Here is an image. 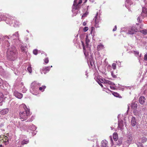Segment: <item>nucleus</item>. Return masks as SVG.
Listing matches in <instances>:
<instances>
[{
    "label": "nucleus",
    "instance_id": "1",
    "mask_svg": "<svg viewBox=\"0 0 147 147\" xmlns=\"http://www.w3.org/2000/svg\"><path fill=\"white\" fill-rule=\"evenodd\" d=\"M24 110L20 111L19 113L20 118L22 121H24L28 119L30 115V109L25 105H23Z\"/></svg>",
    "mask_w": 147,
    "mask_h": 147
},
{
    "label": "nucleus",
    "instance_id": "2",
    "mask_svg": "<svg viewBox=\"0 0 147 147\" xmlns=\"http://www.w3.org/2000/svg\"><path fill=\"white\" fill-rule=\"evenodd\" d=\"M17 52L14 47L8 49L7 52V57L8 59L14 61L17 57Z\"/></svg>",
    "mask_w": 147,
    "mask_h": 147
},
{
    "label": "nucleus",
    "instance_id": "3",
    "mask_svg": "<svg viewBox=\"0 0 147 147\" xmlns=\"http://www.w3.org/2000/svg\"><path fill=\"white\" fill-rule=\"evenodd\" d=\"M82 3V0H74L72 10L73 13H75V11L76 10H77V12H78V10L80 8Z\"/></svg>",
    "mask_w": 147,
    "mask_h": 147
},
{
    "label": "nucleus",
    "instance_id": "4",
    "mask_svg": "<svg viewBox=\"0 0 147 147\" xmlns=\"http://www.w3.org/2000/svg\"><path fill=\"white\" fill-rule=\"evenodd\" d=\"M139 28L138 26H133L130 27L128 30L127 34H133L135 32H139Z\"/></svg>",
    "mask_w": 147,
    "mask_h": 147
},
{
    "label": "nucleus",
    "instance_id": "5",
    "mask_svg": "<svg viewBox=\"0 0 147 147\" xmlns=\"http://www.w3.org/2000/svg\"><path fill=\"white\" fill-rule=\"evenodd\" d=\"M95 19V26L96 28L99 27V24L101 23V19H100L99 16L98 15V13H97L96 16L94 17Z\"/></svg>",
    "mask_w": 147,
    "mask_h": 147
},
{
    "label": "nucleus",
    "instance_id": "6",
    "mask_svg": "<svg viewBox=\"0 0 147 147\" xmlns=\"http://www.w3.org/2000/svg\"><path fill=\"white\" fill-rule=\"evenodd\" d=\"M133 4L132 0H126L125 5V7L128 9L131 8V6Z\"/></svg>",
    "mask_w": 147,
    "mask_h": 147
},
{
    "label": "nucleus",
    "instance_id": "7",
    "mask_svg": "<svg viewBox=\"0 0 147 147\" xmlns=\"http://www.w3.org/2000/svg\"><path fill=\"white\" fill-rule=\"evenodd\" d=\"M143 26V24H141L140 25L139 28V32L141 33L144 35H146L147 34V29H144L141 30L140 29L142 28V27Z\"/></svg>",
    "mask_w": 147,
    "mask_h": 147
},
{
    "label": "nucleus",
    "instance_id": "8",
    "mask_svg": "<svg viewBox=\"0 0 147 147\" xmlns=\"http://www.w3.org/2000/svg\"><path fill=\"white\" fill-rule=\"evenodd\" d=\"M50 67L48 66L45 68H43L42 69L40 70L41 72V73L42 74V72L44 74H46L50 70Z\"/></svg>",
    "mask_w": 147,
    "mask_h": 147
},
{
    "label": "nucleus",
    "instance_id": "9",
    "mask_svg": "<svg viewBox=\"0 0 147 147\" xmlns=\"http://www.w3.org/2000/svg\"><path fill=\"white\" fill-rule=\"evenodd\" d=\"M13 95L16 97L18 98H21L22 97V94L21 93L18 92L17 91H14Z\"/></svg>",
    "mask_w": 147,
    "mask_h": 147
},
{
    "label": "nucleus",
    "instance_id": "10",
    "mask_svg": "<svg viewBox=\"0 0 147 147\" xmlns=\"http://www.w3.org/2000/svg\"><path fill=\"white\" fill-rule=\"evenodd\" d=\"M141 15L144 18L146 17L147 16V9L145 7H143Z\"/></svg>",
    "mask_w": 147,
    "mask_h": 147
},
{
    "label": "nucleus",
    "instance_id": "11",
    "mask_svg": "<svg viewBox=\"0 0 147 147\" xmlns=\"http://www.w3.org/2000/svg\"><path fill=\"white\" fill-rule=\"evenodd\" d=\"M145 100L146 99L144 96H142L140 97L139 101L141 104H144L145 102Z\"/></svg>",
    "mask_w": 147,
    "mask_h": 147
},
{
    "label": "nucleus",
    "instance_id": "12",
    "mask_svg": "<svg viewBox=\"0 0 147 147\" xmlns=\"http://www.w3.org/2000/svg\"><path fill=\"white\" fill-rule=\"evenodd\" d=\"M127 142L129 144L133 143L134 140L132 136H129L128 137L127 140Z\"/></svg>",
    "mask_w": 147,
    "mask_h": 147
},
{
    "label": "nucleus",
    "instance_id": "13",
    "mask_svg": "<svg viewBox=\"0 0 147 147\" xmlns=\"http://www.w3.org/2000/svg\"><path fill=\"white\" fill-rule=\"evenodd\" d=\"M39 86V84H36L33 86H32L31 88L33 90V91H35L38 90V88Z\"/></svg>",
    "mask_w": 147,
    "mask_h": 147
},
{
    "label": "nucleus",
    "instance_id": "14",
    "mask_svg": "<svg viewBox=\"0 0 147 147\" xmlns=\"http://www.w3.org/2000/svg\"><path fill=\"white\" fill-rule=\"evenodd\" d=\"M137 122L136 121V118L134 117H133L131 119V124L133 127H134L137 124Z\"/></svg>",
    "mask_w": 147,
    "mask_h": 147
},
{
    "label": "nucleus",
    "instance_id": "15",
    "mask_svg": "<svg viewBox=\"0 0 147 147\" xmlns=\"http://www.w3.org/2000/svg\"><path fill=\"white\" fill-rule=\"evenodd\" d=\"M108 142L106 140H102L101 143V147H107Z\"/></svg>",
    "mask_w": 147,
    "mask_h": 147
},
{
    "label": "nucleus",
    "instance_id": "16",
    "mask_svg": "<svg viewBox=\"0 0 147 147\" xmlns=\"http://www.w3.org/2000/svg\"><path fill=\"white\" fill-rule=\"evenodd\" d=\"M9 111L8 108L5 109L0 111V114L4 115L7 113Z\"/></svg>",
    "mask_w": 147,
    "mask_h": 147
},
{
    "label": "nucleus",
    "instance_id": "17",
    "mask_svg": "<svg viewBox=\"0 0 147 147\" xmlns=\"http://www.w3.org/2000/svg\"><path fill=\"white\" fill-rule=\"evenodd\" d=\"M21 52L23 53H26L27 51V48L26 46H22L21 47Z\"/></svg>",
    "mask_w": 147,
    "mask_h": 147
},
{
    "label": "nucleus",
    "instance_id": "18",
    "mask_svg": "<svg viewBox=\"0 0 147 147\" xmlns=\"http://www.w3.org/2000/svg\"><path fill=\"white\" fill-rule=\"evenodd\" d=\"M3 142H4L5 145H7L9 143V139L7 136H4L3 139Z\"/></svg>",
    "mask_w": 147,
    "mask_h": 147
},
{
    "label": "nucleus",
    "instance_id": "19",
    "mask_svg": "<svg viewBox=\"0 0 147 147\" xmlns=\"http://www.w3.org/2000/svg\"><path fill=\"white\" fill-rule=\"evenodd\" d=\"M104 48V46L101 44L98 45L97 47V50L98 51Z\"/></svg>",
    "mask_w": 147,
    "mask_h": 147
},
{
    "label": "nucleus",
    "instance_id": "20",
    "mask_svg": "<svg viewBox=\"0 0 147 147\" xmlns=\"http://www.w3.org/2000/svg\"><path fill=\"white\" fill-rule=\"evenodd\" d=\"M113 139L115 141H117L118 139V134L117 133H114L113 134Z\"/></svg>",
    "mask_w": 147,
    "mask_h": 147
},
{
    "label": "nucleus",
    "instance_id": "21",
    "mask_svg": "<svg viewBox=\"0 0 147 147\" xmlns=\"http://www.w3.org/2000/svg\"><path fill=\"white\" fill-rule=\"evenodd\" d=\"M105 84H107L109 85H114V84L112 82H111L109 81L108 80H106L105 81Z\"/></svg>",
    "mask_w": 147,
    "mask_h": 147
},
{
    "label": "nucleus",
    "instance_id": "22",
    "mask_svg": "<svg viewBox=\"0 0 147 147\" xmlns=\"http://www.w3.org/2000/svg\"><path fill=\"white\" fill-rule=\"evenodd\" d=\"M3 94L2 92H0V103H1L3 101Z\"/></svg>",
    "mask_w": 147,
    "mask_h": 147
},
{
    "label": "nucleus",
    "instance_id": "23",
    "mask_svg": "<svg viewBox=\"0 0 147 147\" xmlns=\"http://www.w3.org/2000/svg\"><path fill=\"white\" fill-rule=\"evenodd\" d=\"M137 105L136 103H133L131 104V107L133 109H136L137 107Z\"/></svg>",
    "mask_w": 147,
    "mask_h": 147
},
{
    "label": "nucleus",
    "instance_id": "24",
    "mask_svg": "<svg viewBox=\"0 0 147 147\" xmlns=\"http://www.w3.org/2000/svg\"><path fill=\"white\" fill-rule=\"evenodd\" d=\"M6 21H8V24H13V21H15L14 20H11V19L10 18H8L6 19Z\"/></svg>",
    "mask_w": 147,
    "mask_h": 147
},
{
    "label": "nucleus",
    "instance_id": "25",
    "mask_svg": "<svg viewBox=\"0 0 147 147\" xmlns=\"http://www.w3.org/2000/svg\"><path fill=\"white\" fill-rule=\"evenodd\" d=\"M90 40L88 38V35H86V45L88 46V45L89 42H90Z\"/></svg>",
    "mask_w": 147,
    "mask_h": 147
},
{
    "label": "nucleus",
    "instance_id": "26",
    "mask_svg": "<svg viewBox=\"0 0 147 147\" xmlns=\"http://www.w3.org/2000/svg\"><path fill=\"white\" fill-rule=\"evenodd\" d=\"M46 88V86H42L41 87H40L39 88V90L41 91L42 92H43L45 90V89Z\"/></svg>",
    "mask_w": 147,
    "mask_h": 147
},
{
    "label": "nucleus",
    "instance_id": "27",
    "mask_svg": "<svg viewBox=\"0 0 147 147\" xmlns=\"http://www.w3.org/2000/svg\"><path fill=\"white\" fill-rule=\"evenodd\" d=\"M29 142V141L26 140H23L21 142V144L22 145H24L25 144H26Z\"/></svg>",
    "mask_w": 147,
    "mask_h": 147
},
{
    "label": "nucleus",
    "instance_id": "28",
    "mask_svg": "<svg viewBox=\"0 0 147 147\" xmlns=\"http://www.w3.org/2000/svg\"><path fill=\"white\" fill-rule=\"evenodd\" d=\"M88 14V12L86 11L85 13H84L82 15V18L83 19L84 18L86 17Z\"/></svg>",
    "mask_w": 147,
    "mask_h": 147
},
{
    "label": "nucleus",
    "instance_id": "29",
    "mask_svg": "<svg viewBox=\"0 0 147 147\" xmlns=\"http://www.w3.org/2000/svg\"><path fill=\"white\" fill-rule=\"evenodd\" d=\"M112 94L115 96L116 97H119L120 95L119 94L116 92H113Z\"/></svg>",
    "mask_w": 147,
    "mask_h": 147
},
{
    "label": "nucleus",
    "instance_id": "30",
    "mask_svg": "<svg viewBox=\"0 0 147 147\" xmlns=\"http://www.w3.org/2000/svg\"><path fill=\"white\" fill-rule=\"evenodd\" d=\"M117 64L115 63H113L112 65V68L115 70L116 69Z\"/></svg>",
    "mask_w": 147,
    "mask_h": 147
},
{
    "label": "nucleus",
    "instance_id": "31",
    "mask_svg": "<svg viewBox=\"0 0 147 147\" xmlns=\"http://www.w3.org/2000/svg\"><path fill=\"white\" fill-rule=\"evenodd\" d=\"M27 70L30 73H31L32 72V70L31 67H28L27 68Z\"/></svg>",
    "mask_w": 147,
    "mask_h": 147
},
{
    "label": "nucleus",
    "instance_id": "32",
    "mask_svg": "<svg viewBox=\"0 0 147 147\" xmlns=\"http://www.w3.org/2000/svg\"><path fill=\"white\" fill-rule=\"evenodd\" d=\"M44 62L46 64L48 63L49 62V60L48 57L45 58L44 60Z\"/></svg>",
    "mask_w": 147,
    "mask_h": 147
},
{
    "label": "nucleus",
    "instance_id": "33",
    "mask_svg": "<svg viewBox=\"0 0 147 147\" xmlns=\"http://www.w3.org/2000/svg\"><path fill=\"white\" fill-rule=\"evenodd\" d=\"M111 75L113 78H117V74H115L113 72L111 73Z\"/></svg>",
    "mask_w": 147,
    "mask_h": 147
},
{
    "label": "nucleus",
    "instance_id": "34",
    "mask_svg": "<svg viewBox=\"0 0 147 147\" xmlns=\"http://www.w3.org/2000/svg\"><path fill=\"white\" fill-rule=\"evenodd\" d=\"M105 80H105L104 79H101L100 80H99V81H100V82H101L102 83H104V84H105Z\"/></svg>",
    "mask_w": 147,
    "mask_h": 147
},
{
    "label": "nucleus",
    "instance_id": "35",
    "mask_svg": "<svg viewBox=\"0 0 147 147\" xmlns=\"http://www.w3.org/2000/svg\"><path fill=\"white\" fill-rule=\"evenodd\" d=\"M133 53L135 55H138L139 54V52L138 51H134Z\"/></svg>",
    "mask_w": 147,
    "mask_h": 147
},
{
    "label": "nucleus",
    "instance_id": "36",
    "mask_svg": "<svg viewBox=\"0 0 147 147\" xmlns=\"http://www.w3.org/2000/svg\"><path fill=\"white\" fill-rule=\"evenodd\" d=\"M88 30V28L87 27H85L84 28L83 31L84 32H86Z\"/></svg>",
    "mask_w": 147,
    "mask_h": 147
},
{
    "label": "nucleus",
    "instance_id": "37",
    "mask_svg": "<svg viewBox=\"0 0 147 147\" xmlns=\"http://www.w3.org/2000/svg\"><path fill=\"white\" fill-rule=\"evenodd\" d=\"M83 52L84 53V55H85L86 57V49L84 46L83 47Z\"/></svg>",
    "mask_w": 147,
    "mask_h": 147
},
{
    "label": "nucleus",
    "instance_id": "38",
    "mask_svg": "<svg viewBox=\"0 0 147 147\" xmlns=\"http://www.w3.org/2000/svg\"><path fill=\"white\" fill-rule=\"evenodd\" d=\"M33 53L34 54L36 55L38 53V51L36 50H34L33 51Z\"/></svg>",
    "mask_w": 147,
    "mask_h": 147
},
{
    "label": "nucleus",
    "instance_id": "39",
    "mask_svg": "<svg viewBox=\"0 0 147 147\" xmlns=\"http://www.w3.org/2000/svg\"><path fill=\"white\" fill-rule=\"evenodd\" d=\"M137 20L139 23H141L142 22V20H141L140 18L139 17H138L137 19Z\"/></svg>",
    "mask_w": 147,
    "mask_h": 147
},
{
    "label": "nucleus",
    "instance_id": "40",
    "mask_svg": "<svg viewBox=\"0 0 147 147\" xmlns=\"http://www.w3.org/2000/svg\"><path fill=\"white\" fill-rule=\"evenodd\" d=\"M94 27H91V32H90L91 34H92V32L94 30Z\"/></svg>",
    "mask_w": 147,
    "mask_h": 147
},
{
    "label": "nucleus",
    "instance_id": "41",
    "mask_svg": "<svg viewBox=\"0 0 147 147\" xmlns=\"http://www.w3.org/2000/svg\"><path fill=\"white\" fill-rule=\"evenodd\" d=\"M142 139L143 140V141L144 142H146L147 140V138L145 137H142Z\"/></svg>",
    "mask_w": 147,
    "mask_h": 147
},
{
    "label": "nucleus",
    "instance_id": "42",
    "mask_svg": "<svg viewBox=\"0 0 147 147\" xmlns=\"http://www.w3.org/2000/svg\"><path fill=\"white\" fill-rule=\"evenodd\" d=\"M144 59L145 61H147V54L145 55Z\"/></svg>",
    "mask_w": 147,
    "mask_h": 147
},
{
    "label": "nucleus",
    "instance_id": "43",
    "mask_svg": "<svg viewBox=\"0 0 147 147\" xmlns=\"http://www.w3.org/2000/svg\"><path fill=\"white\" fill-rule=\"evenodd\" d=\"M3 82L2 80L0 78V86H1L3 84Z\"/></svg>",
    "mask_w": 147,
    "mask_h": 147
},
{
    "label": "nucleus",
    "instance_id": "44",
    "mask_svg": "<svg viewBox=\"0 0 147 147\" xmlns=\"http://www.w3.org/2000/svg\"><path fill=\"white\" fill-rule=\"evenodd\" d=\"M110 140H111V143H112V145L113 144V140H112V137L111 136H110Z\"/></svg>",
    "mask_w": 147,
    "mask_h": 147
},
{
    "label": "nucleus",
    "instance_id": "45",
    "mask_svg": "<svg viewBox=\"0 0 147 147\" xmlns=\"http://www.w3.org/2000/svg\"><path fill=\"white\" fill-rule=\"evenodd\" d=\"M110 87L112 90H114L115 89V87L113 86H110Z\"/></svg>",
    "mask_w": 147,
    "mask_h": 147
},
{
    "label": "nucleus",
    "instance_id": "46",
    "mask_svg": "<svg viewBox=\"0 0 147 147\" xmlns=\"http://www.w3.org/2000/svg\"><path fill=\"white\" fill-rule=\"evenodd\" d=\"M117 30V26H115V28H114L113 29V31H115Z\"/></svg>",
    "mask_w": 147,
    "mask_h": 147
},
{
    "label": "nucleus",
    "instance_id": "47",
    "mask_svg": "<svg viewBox=\"0 0 147 147\" xmlns=\"http://www.w3.org/2000/svg\"><path fill=\"white\" fill-rule=\"evenodd\" d=\"M138 147H143V146H142V145L141 143H140L139 144V145H138Z\"/></svg>",
    "mask_w": 147,
    "mask_h": 147
},
{
    "label": "nucleus",
    "instance_id": "48",
    "mask_svg": "<svg viewBox=\"0 0 147 147\" xmlns=\"http://www.w3.org/2000/svg\"><path fill=\"white\" fill-rule=\"evenodd\" d=\"M86 23L85 22H84L82 23V25L83 26H85L86 25Z\"/></svg>",
    "mask_w": 147,
    "mask_h": 147
},
{
    "label": "nucleus",
    "instance_id": "49",
    "mask_svg": "<svg viewBox=\"0 0 147 147\" xmlns=\"http://www.w3.org/2000/svg\"><path fill=\"white\" fill-rule=\"evenodd\" d=\"M97 82L98 83V84L100 85V86H101V87L102 88L103 87V86L102 84L101 83H99L98 81Z\"/></svg>",
    "mask_w": 147,
    "mask_h": 147
},
{
    "label": "nucleus",
    "instance_id": "50",
    "mask_svg": "<svg viewBox=\"0 0 147 147\" xmlns=\"http://www.w3.org/2000/svg\"><path fill=\"white\" fill-rule=\"evenodd\" d=\"M139 23H139V22L138 23H136V24L134 26H138L139 27V28L140 26H138L139 25Z\"/></svg>",
    "mask_w": 147,
    "mask_h": 147
},
{
    "label": "nucleus",
    "instance_id": "51",
    "mask_svg": "<svg viewBox=\"0 0 147 147\" xmlns=\"http://www.w3.org/2000/svg\"><path fill=\"white\" fill-rule=\"evenodd\" d=\"M81 42L82 43V45L83 46V47L84 46V42L83 41H81Z\"/></svg>",
    "mask_w": 147,
    "mask_h": 147
},
{
    "label": "nucleus",
    "instance_id": "52",
    "mask_svg": "<svg viewBox=\"0 0 147 147\" xmlns=\"http://www.w3.org/2000/svg\"><path fill=\"white\" fill-rule=\"evenodd\" d=\"M84 0V3H85L87 2V0Z\"/></svg>",
    "mask_w": 147,
    "mask_h": 147
},
{
    "label": "nucleus",
    "instance_id": "53",
    "mask_svg": "<svg viewBox=\"0 0 147 147\" xmlns=\"http://www.w3.org/2000/svg\"><path fill=\"white\" fill-rule=\"evenodd\" d=\"M0 147H4L2 145V144H1L0 145Z\"/></svg>",
    "mask_w": 147,
    "mask_h": 147
},
{
    "label": "nucleus",
    "instance_id": "54",
    "mask_svg": "<svg viewBox=\"0 0 147 147\" xmlns=\"http://www.w3.org/2000/svg\"><path fill=\"white\" fill-rule=\"evenodd\" d=\"M98 81H99V83H101V82H100V81H99V80H98Z\"/></svg>",
    "mask_w": 147,
    "mask_h": 147
},
{
    "label": "nucleus",
    "instance_id": "55",
    "mask_svg": "<svg viewBox=\"0 0 147 147\" xmlns=\"http://www.w3.org/2000/svg\"><path fill=\"white\" fill-rule=\"evenodd\" d=\"M3 20L1 19V20H0V21H1V20Z\"/></svg>",
    "mask_w": 147,
    "mask_h": 147
},
{
    "label": "nucleus",
    "instance_id": "56",
    "mask_svg": "<svg viewBox=\"0 0 147 147\" xmlns=\"http://www.w3.org/2000/svg\"><path fill=\"white\" fill-rule=\"evenodd\" d=\"M2 17V16H0V17Z\"/></svg>",
    "mask_w": 147,
    "mask_h": 147
},
{
    "label": "nucleus",
    "instance_id": "57",
    "mask_svg": "<svg viewBox=\"0 0 147 147\" xmlns=\"http://www.w3.org/2000/svg\"><path fill=\"white\" fill-rule=\"evenodd\" d=\"M51 67H52V66H51Z\"/></svg>",
    "mask_w": 147,
    "mask_h": 147
}]
</instances>
